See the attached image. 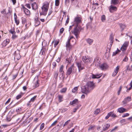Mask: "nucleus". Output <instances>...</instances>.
I'll return each mask as SVG.
<instances>
[{
	"instance_id": "41",
	"label": "nucleus",
	"mask_w": 132,
	"mask_h": 132,
	"mask_svg": "<svg viewBox=\"0 0 132 132\" xmlns=\"http://www.w3.org/2000/svg\"><path fill=\"white\" fill-rule=\"evenodd\" d=\"M101 19L103 22H104L105 19V16L104 15H103L101 17Z\"/></svg>"
},
{
	"instance_id": "16",
	"label": "nucleus",
	"mask_w": 132,
	"mask_h": 132,
	"mask_svg": "<svg viewBox=\"0 0 132 132\" xmlns=\"http://www.w3.org/2000/svg\"><path fill=\"white\" fill-rule=\"evenodd\" d=\"M10 42V40L8 39H6L5 40L2 44V47H5Z\"/></svg>"
},
{
	"instance_id": "11",
	"label": "nucleus",
	"mask_w": 132,
	"mask_h": 132,
	"mask_svg": "<svg viewBox=\"0 0 132 132\" xmlns=\"http://www.w3.org/2000/svg\"><path fill=\"white\" fill-rule=\"evenodd\" d=\"M117 9V8L116 6H113L112 5H111L109 7L110 11L111 13L116 11Z\"/></svg>"
},
{
	"instance_id": "40",
	"label": "nucleus",
	"mask_w": 132,
	"mask_h": 132,
	"mask_svg": "<svg viewBox=\"0 0 132 132\" xmlns=\"http://www.w3.org/2000/svg\"><path fill=\"white\" fill-rule=\"evenodd\" d=\"M100 112V109H97L95 112V114H97L99 113Z\"/></svg>"
},
{
	"instance_id": "47",
	"label": "nucleus",
	"mask_w": 132,
	"mask_h": 132,
	"mask_svg": "<svg viewBox=\"0 0 132 132\" xmlns=\"http://www.w3.org/2000/svg\"><path fill=\"white\" fill-rule=\"evenodd\" d=\"M21 111V109L20 107H18L16 109L17 112H19Z\"/></svg>"
},
{
	"instance_id": "50",
	"label": "nucleus",
	"mask_w": 132,
	"mask_h": 132,
	"mask_svg": "<svg viewBox=\"0 0 132 132\" xmlns=\"http://www.w3.org/2000/svg\"><path fill=\"white\" fill-rule=\"evenodd\" d=\"M21 97H22L21 95L20 94H19V95H17L16 97V99L17 100H18V99H19V98H21Z\"/></svg>"
},
{
	"instance_id": "7",
	"label": "nucleus",
	"mask_w": 132,
	"mask_h": 132,
	"mask_svg": "<svg viewBox=\"0 0 132 132\" xmlns=\"http://www.w3.org/2000/svg\"><path fill=\"white\" fill-rule=\"evenodd\" d=\"M75 68V67L73 65H72L69 68L67 71L66 73V75L68 76L71 74L72 71V70H73Z\"/></svg>"
},
{
	"instance_id": "36",
	"label": "nucleus",
	"mask_w": 132,
	"mask_h": 132,
	"mask_svg": "<svg viewBox=\"0 0 132 132\" xmlns=\"http://www.w3.org/2000/svg\"><path fill=\"white\" fill-rule=\"evenodd\" d=\"M45 50V49L44 48H43L41 50V51L40 52V54H41V55H42L44 54L45 52L44 51Z\"/></svg>"
},
{
	"instance_id": "64",
	"label": "nucleus",
	"mask_w": 132,
	"mask_h": 132,
	"mask_svg": "<svg viewBox=\"0 0 132 132\" xmlns=\"http://www.w3.org/2000/svg\"><path fill=\"white\" fill-rule=\"evenodd\" d=\"M10 100H11L10 98L5 103V104H7L8 103H9V102L10 101Z\"/></svg>"
},
{
	"instance_id": "4",
	"label": "nucleus",
	"mask_w": 132,
	"mask_h": 132,
	"mask_svg": "<svg viewBox=\"0 0 132 132\" xmlns=\"http://www.w3.org/2000/svg\"><path fill=\"white\" fill-rule=\"evenodd\" d=\"M81 18L80 17L77 16L75 18L73 23L75 26H80L79 24L81 22Z\"/></svg>"
},
{
	"instance_id": "54",
	"label": "nucleus",
	"mask_w": 132,
	"mask_h": 132,
	"mask_svg": "<svg viewBox=\"0 0 132 132\" xmlns=\"http://www.w3.org/2000/svg\"><path fill=\"white\" fill-rule=\"evenodd\" d=\"M64 30V28H61L60 30V32L61 34H62Z\"/></svg>"
},
{
	"instance_id": "20",
	"label": "nucleus",
	"mask_w": 132,
	"mask_h": 132,
	"mask_svg": "<svg viewBox=\"0 0 132 132\" xmlns=\"http://www.w3.org/2000/svg\"><path fill=\"white\" fill-rule=\"evenodd\" d=\"M119 0H111V4L116 5L118 4Z\"/></svg>"
},
{
	"instance_id": "26",
	"label": "nucleus",
	"mask_w": 132,
	"mask_h": 132,
	"mask_svg": "<svg viewBox=\"0 0 132 132\" xmlns=\"http://www.w3.org/2000/svg\"><path fill=\"white\" fill-rule=\"evenodd\" d=\"M114 37L112 34H111L109 38V40H110V42L113 43V41Z\"/></svg>"
},
{
	"instance_id": "38",
	"label": "nucleus",
	"mask_w": 132,
	"mask_h": 132,
	"mask_svg": "<svg viewBox=\"0 0 132 132\" xmlns=\"http://www.w3.org/2000/svg\"><path fill=\"white\" fill-rule=\"evenodd\" d=\"M78 90V87H74L72 90V92L73 93L76 92Z\"/></svg>"
},
{
	"instance_id": "29",
	"label": "nucleus",
	"mask_w": 132,
	"mask_h": 132,
	"mask_svg": "<svg viewBox=\"0 0 132 132\" xmlns=\"http://www.w3.org/2000/svg\"><path fill=\"white\" fill-rule=\"evenodd\" d=\"M110 126V125L109 124H107L106 125H105V128H103V130L105 131L107 130L109 128Z\"/></svg>"
},
{
	"instance_id": "44",
	"label": "nucleus",
	"mask_w": 132,
	"mask_h": 132,
	"mask_svg": "<svg viewBox=\"0 0 132 132\" xmlns=\"http://www.w3.org/2000/svg\"><path fill=\"white\" fill-rule=\"evenodd\" d=\"M59 100L60 102L62 101L63 96L62 95H59L58 96Z\"/></svg>"
},
{
	"instance_id": "39",
	"label": "nucleus",
	"mask_w": 132,
	"mask_h": 132,
	"mask_svg": "<svg viewBox=\"0 0 132 132\" xmlns=\"http://www.w3.org/2000/svg\"><path fill=\"white\" fill-rule=\"evenodd\" d=\"M70 0H65V3L66 6H68L69 4Z\"/></svg>"
},
{
	"instance_id": "51",
	"label": "nucleus",
	"mask_w": 132,
	"mask_h": 132,
	"mask_svg": "<svg viewBox=\"0 0 132 132\" xmlns=\"http://www.w3.org/2000/svg\"><path fill=\"white\" fill-rule=\"evenodd\" d=\"M1 13L2 14H6V10L5 9H4L3 10H2L1 12Z\"/></svg>"
},
{
	"instance_id": "31",
	"label": "nucleus",
	"mask_w": 132,
	"mask_h": 132,
	"mask_svg": "<svg viewBox=\"0 0 132 132\" xmlns=\"http://www.w3.org/2000/svg\"><path fill=\"white\" fill-rule=\"evenodd\" d=\"M120 52V51L119 50L118 48H117V50L115 52H113L112 56H114L116 54H117L118 53Z\"/></svg>"
},
{
	"instance_id": "19",
	"label": "nucleus",
	"mask_w": 132,
	"mask_h": 132,
	"mask_svg": "<svg viewBox=\"0 0 132 132\" xmlns=\"http://www.w3.org/2000/svg\"><path fill=\"white\" fill-rule=\"evenodd\" d=\"M86 41L89 45H92L94 41L93 39L89 38L86 39Z\"/></svg>"
},
{
	"instance_id": "55",
	"label": "nucleus",
	"mask_w": 132,
	"mask_h": 132,
	"mask_svg": "<svg viewBox=\"0 0 132 132\" xmlns=\"http://www.w3.org/2000/svg\"><path fill=\"white\" fill-rule=\"evenodd\" d=\"M122 87L121 86H120L119 87V89L118 92V95H119L120 94V92L121 91V90Z\"/></svg>"
},
{
	"instance_id": "2",
	"label": "nucleus",
	"mask_w": 132,
	"mask_h": 132,
	"mask_svg": "<svg viewBox=\"0 0 132 132\" xmlns=\"http://www.w3.org/2000/svg\"><path fill=\"white\" fill-rule=\"evenodd\" d=\"M49 4V3L47 2L44 3L41 8L42 11L40 13V15L45 16L46 15L48 9Z\"/></svg>"
},
{
	"instance_id": "28",
	"label": "nucleus",
	"mask_w": 132,
	"mask_h": 132,
	"mask_svg": "<svg viewBox=\"0 0 132 132\" xmlns=\"http://www.w3.org/2000/svg\"><path fill=\"white\" fill-rule=\"evenodd\" d=\"M72 59V56H71L69 57L68 58L66 59V60L67 61H68V62L69 63H70L71 62Z\"/></svg>"
},
{
	"instance_id": "13",
	"label": "nucleus",
	"mask_w": 132,
	"mask_h": 132,
	"mask_svg": "<svg viewBox=\"0 0 132 132\" xmlns=\"http://www.w3.org/2000/svg\"><path fill=\"white\" fill-rule=\"evenodd\" d=\"M102 76V75L101 74H96L95 75L92 74L91 77L93 79L98 78L101 77Z\"/></svg>"
},
{
	"instance_id": "27",
	"label": "nucleus",
	"mask_w": 132,
	"mask_h": 132,
	"mask_svg": "<svg viewBox=\"0 0 132 132\" xmlns=\"http://www.w3.org/2000/svg\"><path fill=\"white\" fill-rule=\"evenodd\" d=\"M39 80H36V81L34 85V87L35 88H36L38 87L39 86Z\"/></svg>"
},
{
	"instance_id": "35",
	"label": "nucleus",
	"mask_w": 132,
	"mask_h": 132,
	"mask_svg": "<svg viewBox=\"0 0 132 132\" xmlns=\"http://www.w3.org/2000/svg\"><path fill=\"white\" fill-rule=\"evenodd\" d=\"M60 4V1L59 0H55V5L56 6H58Z\"/></svg>"
},
{
	"instance_id": "53",
	"label": "nucleus",
	"mask_w": 132,
	"mask_h": 132,
	"mask_svg": "<svg viewBox=\"0 0 132 132\" xmlns=\"http://www.w3.org/2000/svg\"><path fill=\"white\" fill-rule=\"evenodd\" d=\"M129 115V114L128 113H126L124 114L122 116V117H126L128 116Z\"/></svg>"
},
{
	"instance_id": "5",
	"label": "nucleus",
	"mask_w": 132,
	"mask_h": 132,
	"mask_svg": "<svg viewBox=\"0 0 132 132\" xmlns=\"http://www.w3.org/2000/svg\"><path fill=\"white\" fill-rule=\"evenodd\" d=\"M129 42L126 41L123 44L121 48V50L123 51H125L127 48V47L128 46Z\"/></svg>"
},
{
	"instance_id": "43",
	"label": "nucleus",
	"mask_w": 132,
	"mask_h": 132,
	"mask_svg": "<svg viewBox=\"0 0 132 132\" xmlns=\"http://www.w3.org/2000/svg\"><path fill=\"white\" fill-rule=\"evenodd\" d=\"M67 90L66 88H64L62 89L60 91V92L61 93H65Z\"/></svg>"
},
{
	"instance_id": "33",
	"label": "nucleus",
	"mask_w": 132,
	"mask_h": 132,
	"mask_svg": "<svg viewBox=\"0 0 132 132\" xmlns=\"http://www.w3.org/2000/svg\"><path fill=\"white\" fill-rule=\"evenodd\" d=\"M60 75L59 77L60 78H61L62 77H63V78H64V76H63L64 74V72H60Z\"/></svg>"
},
{
	"instance_id": "6",
	"label": "nucleus",
	"mask_w": 132,
	"mask_h": 132,
	"mask_svg": "<svg viewBox=\"0 0 132 132\" xmlns=\"http://www.w3.org/2000/svg\"><path fill=\"white\" fill-rule=\"evenodd\" d=\"M37 97V96L36 95L34 96L28 102V103L27 104V105L28 106H31V105L32 103L34 102L36 98Z\"/></svg>"
},
{
	"instance_id": "17",
	"label": "nucleus",
	"mask_w": 132,
	"mask_h": 132,
	"mask_svg": "<svg viewBox=\"0 0 132 132\" xmlns=\"http://www.w3.org/2000/svg\"><path fill=\"white\" fill-rule=\"evenodd\" d=\"M23 9V11L27 15H30V11L27 9L25 8L24 6H22Z\"/></svg>"
},
{
	"instance_id": "59",
	"label": "nucleus",
	"mask_w": 132,
	"mask_h": 132,
	"mask_svg": "<svg viewBox=\"0 0 132 132\" xmlns=\"http://www.w3.org/2000/svg\"><path fill=\"white\" fill-rule=\"evenodd\" d=\"M59 43V41L55 42V43H54V46L55 47Z\"/></svg>"
},
{
	"instance_id": "56",
	"label": "nucleus",
	"mask_w": 132,
	"mask_h": 132,
	"mask_svg": "<svg viewBox=\"0 0 132 132\" xmlns=\"http://www.w3.org/2000/svg\"><path fill=\"white\" fill-rule=\"evenodd\" d=\"M67 19L66 21V23L67 24H68V23L69 21V16L67 15Z\"/></svg>"
},
{
	"instance_id": "12",
	"label": "nucleus",
	"mask_w": 132,
	"mask_h": 132,
	"mask_svg": "<svg viewBox=\"0 0 132 132\" xmlns=\"http://www.w3.org/2000/svg\"><path fill=\"white\" fill-rule=\"evenodd\" d=\"M119 66H117L115 69L114 71L112 73V76H115L117 74L119 71Z\"/></svg>"
},
{
	"instance_id": "22",
	"label": "nucleus",
	"mask_w": 132,
	"mask_h": 132,
	"mask_svg": "<svg viewBox=\"0 0 132 132\" xmlns=\"http://www.w3.org/2000/svg\"><path fill=\"white\" fill-rule=\"evenodd\" d=\"M77 65L79 69V71L80 72V70H82L83 68L81 66V64L80 63L77 62Z\"/></svg>"
},
{
	"instance_id": "60",
	"label": "nucleus",
	"mask_w": 132,
	"mask_h": 132,
	"mask_svg": "<svg viewBox=\"0 0 132 132\" xmlns=\"http://www.w3.org/2000/svg\"><path fill=\"white\" fill-rule=\"evenodd\" d=\"M13 34L12 36V38L13 39H14L16 38L17 37V36L15 34Z\"/></svg>"
},
{
	"instance_id": "48",
	"label": "nucleus",
	"mask_w": 132,
	"mask_h": 132,
	"mask_svg": "<svg viewBox=\"0 0 132 132\" xmlns=\"http://www.w3.org/2000/svg\"><path fill=\"white\" fill-rule=\"evenodd\" d=\"M57 120L55 121L51 125V126L50 127H52L55 125L56 123L57 122Z\"/></svg>"
},
{
	"instance_id": "23",
	"label": "nucleus",
	"mask_w": 132,
	"mask_h": 132,
	"mask_svg": "<svg viewBox=\"0 0 132 132\" xmlns=\"http://www.w3.org/2000/svg\"><path fill=\"white\" fill-rule=\"evenodd\" d=\"M78 100L77 99H75L72 102H70V104L71 105H72L74 104H76L77 103H78Z\"/></svg>"
},
{
	"instance_id": "18",
	"label": "nucleus",
	"mask_w": 132,
	"mask_h": 132,
	"mask_svg": "<svg viewBox=\"0 0 132 132\" xmlns=\"http://www.w3.org/2000/svg\"><path fill=\"white\" fill-rule=\"evenodd\" d=\"M99 59L98 58H96L94 59V62L95 63V65H97V66L99 65L100 63Z\"/></svg>"
},
{
	"instance_id": "24",
	"label": "nucleus",
	"mask_w": 132,
	"mask_h": 132,
	"mask_svg": "<svg viewBox=\"0 0 132 132\" xmlns=\"http://www.w3.org/2000/svg\"><path fill=\"white\" fill-rule=\"evenodd\" d=\"M113 43L110 42L108 44L107 46V48L110 51V50L111 47Z\"/></svg>"
},
{
	"instance_id": "62",
	"label": "nucleus",
	"mask_w": 132,
	"mask_h": 132,
	"mask_svg": "<svg viewBox=\"0 0 132 132\" xmlns=\"http://www.w3.org/2000/svg\"><path fill=\"white\" fill-rule=\"evenodd\" d=\"M8 12L7 13V14H8L9 13H10L11 14V8L9 7L8 8Z\"/></svg>"
},
{
	"instance_id": "42",
	"label": "nucleus",
	"mask_w": 132,
	"mask_h": 132,
	"mask_svg": "<svg viewBox=\"0 0 132 132\" xmlns=\"http://www.w3.org/2000/svg\"><path fill=\"white\" fill-rule=\"evenodd\" d=\"M59 74V72L57 71L55 72L54 76L56 78H57L58 77Z\"/></svg>"
},
{
	"instance_id": "21",
	"label": "nucleus",
	"mask_w": 132,
	"mask_h": 132,
	"mask_svg": "<svg viewBox=\"0 0 132 132\" xmlns=\"http://www.w3.org/2000/svg\"><path fill=\"white\" fill-rule=\"evenodd\" d=\"M126 110V109L121 107L118 109V111L120 113H122L125 112Z\"/></svg>"
},
{
	"instance_id": "25",
	"label": "nucleus",
	"mask_w": 132,
	"mask_h": 132,
	"mask_svg": "<svg viewBox=\"0 0 132 132\" xmlns=\"http://www.w3.org/2000/svg\"><path fill=\"white\" fill-rule=\"evenodd\" d=\"M20 56L19 54H15L14 56V59L19 60L20 59Z\"/></svg>"
},
{
	"instance_id": "45",
	"label": "nucleus",
	"mask_w": 132,
	"mask_h": 132,
	"mask_svg": "<svg viewBox=\"0 0 132 132\" xmlns=\"http://www.w3.org/2000/svg\"><path fill=\"white\" fill-rule=\"evenodd\" d=\"M15 22L17 25H18L19 23V20H17V19H14Z\"/></svg>"
},
{
	"instance_id": "3",
	"label": "nucleus",
	"mask_w": 132,
	"mask_h": 132,
	"mask_svg": "<svg viewBox=\"0 0 132 132\" xmlns=\"http://www.w3.org/2000/svg\"><path fill=\"white\" fill-rule=\"evenodd\" d=\"M83 29L80 26H75L73 30L71 31L72 33L76 36V38L78 39L81 30Z\"/></svg>"
},
{
	"instance_id": "30",
	"label": "nucleus",
	"mask_w": 132,
	"mask_h": 132,
	"mask_svg": "<svg viewBox=\"0 0 132 132\" xmlns=\"http://www.w3.org/2000/svg\"><path fill=\"white\" fill-rule=\"evenodd\" d=\"M9 32L12 34H13L14 33L15 34V29L14 27L11 28V29L9 30Z\"/></svg>"
},
{
	"instance_id": "10",
	"label": "nucleus",
	"mask_w": 132,
	"mask_h": 132,
	"mask_svg": "<svg viewBox=\"0 0 132 132\" xmlns=\"http://www.w3.org/2000/svg\"><path fill=\"white\" fill-rule=\"evenodd\" d=\"M65 46L69 50H70L72 49V46L71 44L70 41L69 40H68L66 42Z\"/></svg>"
},
{
	"instance_id": "58",
	"label": "nucleus",
	"mask_w": 132,
	"mask_h": 132,
	"mask_svg": "<svg viewBox=\"0 0 132 132\" xmlns=\"http://www.w3.org/2000/svg\"><path fill=\"white\" fill-rule=\"evenodd\" d=\"M67 108H64L62 109L61 111V112L62 113H63L67 111Z\"/></svg>"
},
{
	"instance_id": "49",
	"label": "nucleus",
	"mask_w": 132,
	"mask_h": 132,
	"mask_svg": "<svg viewBox=\"0 0 132 132\" xmlns=\"http://www.w3.org/2000/svg\"><path fill=\"white\" fill-rule=\"evenodd\" d=\"M52 65H53V68L54 69L55 68L56 66V63L55 62H53L52 63Z\"/></svg>"
},
{
	"instance_id": "46",
	"label": "nucleus",
	"mask_w": 132,
	"mask_h": 132,
	"mask_svg": "<svg viewBox=\"0 0 132 132\" xmlns=\"http://www.w3.org/2000/svg\"><path fill=\"white\" fill-rule=\"evenodd\" d=\"M44 127V124L43 123L42 124L40 127V130L42 129Z\"/></svg>"
},
{
	"instance_id": "9",
	"label": "nucleus",
	"mask_w": 132,
	"mask_h": 132,
	"mask_svg": "<svg viewBox=\"0 0 132 132\" xmlns=\"http://www.w3.org/2000/svg\"><path fill=\"white\" fill-rule=\"evenodd\" d=\"M131 100V97L130 96H128L124 98L122 102L123 105H125L127 104L128 102L130 101Z\"/></svg>"
},
{
	"instance_id": "32",
	"label": "nucleus",
	"mask_w": 132,
	"mask_h": 132,
	"mask_svg": "<svg viewBox=\"0 0 132 132\" xmlns=\"http://www.w3.org/2000/svg\"><path fill=\"white\" fill-rule=\"evenodd\" d=\"M120 26L121 28L122 29V30H123L124 28L126 27V26L125 25L122 24H120Z\"/></svg>"
},
{
	"instance_id": "63",
	"label": "nucleus",
	"mask_w": 132,
	"mask_h": 132,
	"mask_svg": "<svg viewBox=\"0 0 132 132\" xmlns=\"http://www.w3.org/2000/svg\"><path fill=\"white\" fill-rule=\"evenodd\" d=\"M86 58L87 57H83L82 58L83 61L85 63L86 62Z\"/></svg>"
},
{
	"instance_id": "57",
	"label": "nucleus",
	"mask_w": 132,
	"mask_h": 132,
	"mask_svg": "<svg viewBox=\"0 0 132 132\" xmlns=\"http://www.w3.org/2000/svg\"><path fill=\"white\" fill-rule=\"evenodd\" d=\"M73 26H74V27H75V25H74V24L73 23V24H72V25L71 26H69V31H70V30L71 29H72V27Z\"/></svg>"
},
{
	"instance_id": "15",
	"label": "nucleus",
	"mask_w": 132,
	"mask_h": 132,
	"mask_svg": "<svg viewBox=\"0 0 132 132\" xmlns=\"http://www.w3.org/2000/svg\"><path fill=\"white\" fill-rule=\"evenodd\" d=\"M32 9L34 10H36L38 8V6L36 3L34 2L31 5Z\"/></svg>"
},
{
	"instance_id": "14",
	"label": "nucleus",
	"mask_w": 132,
	"mask_h": 132,
	"mask_svg": "<svg viewBox=\"0 0 132 132\" xmlns=\"http://www.w3.org/2000/svg\"><path fill=\"white\" fill-rule=\"evenodd\" d=\"M101 69L102 70H104L108 68L107 65L105 63L101 64L100 66Z\"/></svg>"
},
{
	"instance_id": "34",
	"label": "nucleus",
	"mask_w": 132,
	"mask_h": 132,
	"mask_svg": "<svg viewBox=\"0 0 132 132\" xmlns=\"http://www.w3.org/2000/svg\"><path fill=\"white\" fill-rule=\"evenodd\" d=\"M95 128L94 126H92V125L90 126L88 128V130H94Z\"/></svg>"
},
{
	"instance_id": "61",
	"label": "nucleus",
	"mask_w": 132,
	"mask_h": 132,
	"mask_svg": "<svg viewBox=\"0 0 132 132\" xmlns=\"http://www.w3.org/2000/svg\"><path fill=\"white\" fill-rule=\"evenodd\" d=\"M25 6H26V7L29 9H30L31 8L30 5L29 4H26Z\"/></svg>"
},
{
	"instance_id": "37",
	"label": "nucleus",
	"mask_w": 132,
	"mask_h": 132,
	"mask_svg": "<svg viewBox=\"0 0 132 132\" xmlns=\"http://www.w3.org/2000/svg\"><path fill=\"white\" fill-rule=\"evenodd\" d=\"M63 68L64 66L63 65H61L59 69V71L60 72H64L63 70Z\"/></svg>"
},
{
	"instance_id": "8",
	"label": "nucleus",
	"mask_w": 132,
	"mask_h": 132,
	"mask_svg": "<svg viewBox=\"0 0 132 132\" xmlns=\"http://www.w3.org/2000/svg\"><path fill=\"white\" fill-rule=\"evenodd\" d=\"M110 116L115 118L117 116L113 112H110L108 113L106 117L105 118L106 119H107Z\"/></svg>"
},
{
	"instance_id": "1",
	"label": "nucleus",
	"mask_w": 132,
	"mask_h": 132,
	"mask_svg": "<svg viewBox=\"0 0 132 132\" xmlns=\"http://www.w3.org/2000/svg\"><path fill=\"white\" fill-rule=\"evenodd\" d=\"M90 77V76L88 75V77H86L84 79V81L87 82L83 88L81 87V92L83 93L87 94L93 89L95 87L94 84L93 82L88 81Z\"/></svg>"
},
{
	"instance_id": "52",
	"label": "nucleus",
	"mask_w": 132,
	"mask_h": 132,
	"mask_svg": "<svg viewBox=\"0 0 132 132\" xmlns=\"http://www.w3.org/2000/svg\"><path fill=\"white\" fill-rule=\"evenodd\" d=\"M128 58L127 56H125L124 59H123V61L127 62L128 61Z\"/></svg>"
}]
</instances>
